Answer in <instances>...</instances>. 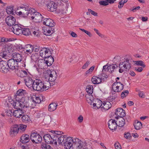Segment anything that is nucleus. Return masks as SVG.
Returning a JSON list of instances; mask_svg holds the SVG:
<instances>
[{"label":"nucleus","mask_w":149,"mask_h":149,"mask_svg":"<svg viewBox=\"0 0 149 149\" xmlns=\"http://www.w3.org/2000/svg\"><path fill=\"white\" fill-rule=\"evenodd\" d=\"M65 148L70 149H81L85 147L84 143L78 139H73L70 137H68L64 143Z\"/></svg>","instance_id":"obj_1"},{"label":"nucleus","mask_w":149,"mask_h":149,"mask_svg":"<svg viewBox=\"0 0 149 149\" xmlns=\"http://www.w3.org/2000/svg\"><path fill=\"white\" fill-rule=\"evenodd\" d=\"M47 83L44 84V82L39 79H36L34 80L33 84V88L36 91L42 92L48 89L49 86H47Z\"/></svg>","instance_id":"obj_2"},{"label":"nucleus","mask_w":149,"mask_h":149,"mask_svg":"<svg viewBox=\"0 0 149 149\" xmlns=\"http://www.w3.org/2000/svg\"><path fill=\"white\" fill-rule=\"evenodd\" d=\"M23 107V110L26 112L27 110V108L29 107H34L35 104L33 105L31 103V101L27 97H22L20 100Z\"/></svg>","instance_id":"obj_3"},{"label":"nucleus","mask_w":149,"mask_h":149,"mask_svg":"<svg viewBox=\"0 0 149 149\" xmlns=\"http://www.w3.org/2000/svg\"><path fill=\"white\" fill-rule=\"evenodd\" d=\"M132 61L130 59H125L123 61L120 62L119 64V68H123L125 70H129L131 66Z\"/></svg>","instance_id":"obj_4"},{"label":"nucleus","mask_w":149,"mask_h":149,"mask_svg":"<svg viewBox=\"0 0 149 149\" xmlns=\"http://www.w3.org/2000/svg\"><path fill=\"white\" fill-rule=\"evenodd\" d=\"M123 84L120 82H117L116 81V82L114 83L112 85V91L115 93H118L122 91L124 88Z\"/></svg>","instance_id":"obj_5"},{"label":"nucleus","mask_w":149,"mask_h":149,"mask_svg":"<svg viewBox=\"0 0 149 149\" xmlns=\"http://www.w3.org/2000/svg\"><path fill=\"white\" fill-rule=\"evenodd\" d=\"M103 77H105L106 79L108 76L104 74H101L100 75H98V77L93 76L92 78L91 81L94 84H99L102 82V79H104V77L103 78Z\"/></svg>","instance_id":"obj_6"},{"label":"nucleus","mask_w":149,"mask_h":149,"mask_svg":"<svg viewBox=\"0 0 149 149\" xmlns=\"http://www.w3.org/2000/svg\"><path fill=\"white\" fill-rule=\"evenodd\" d=\"M30 139L33 143H40L42 141V138L40 134L37 133H32L31 135Z\"/></svg>","instance_id":"obj_7"},{"label":"nucleus","mask_w":149,"mask_h":149,"mask_svg":"<svg viewBox=\"0 0 149 149\" xmlns=\"http://www.w3.org/2000/svg\"><path fill=\"white\" fill-rule=\"evenodd\" d=\"M0 71L4 73H7L9 71L8 62L6 61L2 60L0 61Z\"/></svg>","instance_id":"obj_8"},{"label":"nucleus","mask_w":149,"mask_h":149,"mask_svg":"<svg viewBox=\"0 0 149 149\" xmlns=\"http://www.w3.org/2000/svg\"><path fill=\"white\" fill-rule=\"evenodd\" d=\"M23 28L22 25L19 24H15L12 26V30L13 32L16 35H19L22 34Z\"/></svg>","instance_id":"obj_9"},{"label":"nucleus","mask_w":149,"mask_h":149,"mask_svg":"<svg viewBox=\"0 0 149 149\" xmlns=\"http://www.w3.org/2000/svg\"><path fill=\"white\" fill-rule=\"evenodd\" d=\"M50 50L48 48H43L40 51V55L44 58H47L51 55Z\"/></svg>","instance_id":"obj_10"},{"label":"nucleus","mask_w":149,"mask_h":149,"mask_svg":"<svg viewBox=\"0 0 149 149\" xmlns=\"http://www.w3.org/2000/svg\"><path fill=\"white\" fill-rule=\"evenodd\" d=\"M7 62L9 70L10 69L13 70L17 69V68L18 67V63L13 58L9 60Z\"/></svg>","instance_id":"obj_11"},{"label":"nucleus","mask_w":149,"mask_h":149,"mask_svg":"<svg viewBox=\"0 0 149 149\" xmlns=\"http://www.w3.org/2000/svg\"><path fill=\"white\" fill-rule=\"evenodd\" d=\"M31 19L36 22H40L42 21L43 17L41 14L36 12L31 16Z\"/></svg>","instance_id":"obj_12"},{"label":"nucleus","mask_w":149,"mask_h":149,"mask_svg":"<svg viewBox=\"0 0 149 149\" xmlns=\"http://www.w3.org/2000/svg\"><path fill=\"white\" fill-rule=\"evenodd\" d=\"M6 24L9 26H13L16 22L15 18L12 16L10 15L7 17L5 19Z\"/></svg>","instance_id":"obj_13"},{"label":"nucleus","mask_w":149,"mask_h":149,"mask_svg":"<svg viewBox=\"0 0 149 149\" xmlns=\"http://www.w3.org/2000/svg\"><path fill=\"white\" fill-rule=\"evenodd\" d=\"M19 130L18 125L15 124L13 125L11 127L10 130V135L12 137L15 136L18 133Z\"/></svg>","instance_id":"obj_14"},{"label":"nucleus","mask_w":149,"mask_h":149,"mask_svg":"<svg viewBox=\"0 0 149 149\" xmlns=\"http://www.w3.org/2000/svg\"><path fill=\"white\" fill-rule=\"evenodd\" d=\"M46 6L49 10L52 12L55 11L57 8V4L53 1H50L46 4Z\"/></svg>","instance_id":"obj_15"},{"label":"nucleus","mask_w":149,"mask_h":149,"mask_svg":"<svg viewBox=\"0 0 149 149\" xmlns=\"http://www.w3.org/2000/svg\"><path fill=\"white\" fill-rule=\"evenodd\" d=\"M12 105L13 106L15 109H22L23 107L22 103L21 102L20 100H17L15 101H13V102L11 103Z\"/></svg>","instance_id":"obj_16"},{"label":"nucleus","mask_w":149,"mask_h":149,"mask_svg":"<svg viewBox=\"0 0 149 149\" xmlns=\"http://www.w3.org/2000/svg\"><path fill=\"white\" fill-rule=\"evenodd\" d=\"M15 72L17 75L21 77H26L28 75V73L27 71L24 70H22L21 69L17 68L15 70Z\"/></svg>","instance_id":"obj_17"},{"label":"nucleus","mask_w":149,"mask_h":149,"mask_svg":"<svg viewBox=\"0 0 149 149\" xmlns=\"http://www.w3.org/2000/svg\"><path fill=\"white\" fill-rule=\"evenodd\" d=\"M108 125L109 128L111 130H115L116 129L117 125L115 120L110 119L108 122Z\"/></svg>","instance_id":"obj_18"},{"label":"nucleus","mask_w":149,"mask_h":149,"mask_svg":"<svg viewBox=\"0 0 149 149\" xmlns=\"http://www.w3.org/2000/svg\"><path fill=\"white\" fill-rule=\"evenodd\" d=\"M57 74L56 72L54 70L50 71L49 74V80L51 82L54 81L57 78Z\"/></svg>","instance_id":"obj_19"},{"label":"nucleus","mask_w":149,"mask_h":149,"mask_svg":"<svg viewBox=\"0 0 149 149\" xmlns=\"http://www.w3.org/2000/svg\"><path fill=\"white\" fill-rule=\"evenodd\" d=\"M43 24L49 27H52L55 25L54 21L50 18H45L44 20Z\"/></svg>","instance_id":"obj_20"},{"label":"nucleus","mask_w":149,"mask_h":149,"mask_svg":"<svg viewBox=\"0 0 149 149\" xmlns=\"http://www.w3.org/2000/svg\"><path fill=\"white\" fill-rule=\"evenodd\" d=\"M26 86L29 87H33L34 81L30 77H26L24 79Z\"/></svg>","instance_id":"obj_21"},{"label":"nucleus","mask_w":149,"mask_h":149,"mask_svg":"<svg viewBox=\"0 0 149 149\" xmlns=\"http://www.w3.org/2000/svg\"><path fill=\"white\" fill-rule=\"evenodd\" d=\"M116 115L118 117H123L125 115V111L122 108H118L116 109Z\"/></svg>","instance_id":"obj_22"},{"label":"nucleus","mask_w":149,"mask_h":149,"mask_svg":"<svg viewBox=\"0 0 149 149\" xmlns=\"http://www.w3.org/2000/svg\"><path fill=\"white\" fill-rule=\"evenodd\" d=\"M34 49V47L31 45H26L24 47V51H26V52L27 54H31Z\"/></svg>","instance_id":"obj_23"},{"label":"nucleus","mask_w":149,"mask_h":149,"mask_svg":"<svg viewBox=\"0 0 149 149\" xmlns=\"http://www.w3.org/2000/svg\"><path fill=\"white\" fill-rule=\"evenodd\" d=\"M115 118L117 120L116 122L117 126L123 127L125 123V120L123 117H118V116H116Z\"/></svg>","instance_id":"obj_24"},{"label":"nucleus","mask_w":149,"mask_h":149,"mask_svg":"<svg viewBox=\"0 0 149 149\" xmlns=\"http://www.w3.org/2000/svg\"><path fill=\"white\" fill-rule=\"evenodd\" d=\"M12 58L18 63L20 62L22 59V56L20 54L17 53H14L13 54Z\"/></svg>","instance_id":"obj_25"},{"label":"nucleus","mask_w":149,"mask_h":149,"mask_svg":"<svg viewBox=\"0 0 149 149\" xmlns=\"http://www.w3.org/2000/svg\"><path fill=\"white\" fill-rule=\"evenodd\" d=\"M20 142L22 143H25L29 142L30 138L29 136L26 134H23L21 137Z\"/></svg>","instance_id":"obj_26"},{"label":"nucleus","mask_w":149,"mask_h":149,"mask_svg":"<svg viewBox=\"0 0 149 149\" xmlns=\"http://www.w3.org/2000/svg\"><path fill=\"white\" fill-rule=\"evenodd\" d=\"M24 110L22 109H17L13 111V114L15 117L19 118L22 116L24 113Z\"/></svg>","instance_id":"obj_27"},{"label":"nucleus","mask_w":149,"mask_h":149,"mask_svg":"<svg viewBox=\"0 0 149 149\" xmlns=\"http://www.w3.org/2000/svg\"><path fill=\"white\" fill-rule=\"evenodd\" d=\"M52 136L49 134L44 135L43 136L44 140L46 143L52 144Z\"/></svg>","instance_id":"obj_28"},{"label":"nucleus","mask_w":149,"mask_h":149,"mask_svg":"<svg viewBox=\"0 0 149 149\" xmlns=\"http://www.w3.org/2000/svg\"><path fill=\"white\" fill-rule=\"evenodd\" d=\"M52 144L54 143L55 145L57 144V142L58 143L59 136V135H55L54 134L52 135Z\"/></svg>","instance_id":"obj_29"},{"label":"nucleus","mask_w":149,"mask_h":149,"mask_svg":"<svg viewBox=\"0 0 149 149\" xmlns=\"http://www.w3.org/2000/svg\"><path fill=\"white\" fill-rule=\"evenodd\" d=\"M95 103H93V107H96L97 109H98L100 107H101L102 106V101L98 99H97L95 101Z\"/></svg>","instance_id":"obj_30"},{"label":"nucleus","mask_w":149,"mask_h":149,"mask_svg":"<svg viewBox=\"0 0 149 149\" xmlns=\"http://www.w3.org/2000/svg\"><path fill=\"white\" fill-rule=\"evenodd\" d=\"M58 106V104L55 103H51L48 106V109L49 111H53L55 110Z\"/></svg>","instance_id":"obj_31"},{"label":"nucleus","mask_w":149,"mask_h":149,"mask_svg":"<svg viewBox=\"0 0 149 149\" xmlns=\"http://www.w3.org/2000/svg\"><path fill=\"white\" fill-rule=\"evenodd\" d=\"M103 104V106L102 107V108H103V109L105 110H108L111 106V103L108 101L104 102Z\"/></svg>","instance_id":"obj_32"},{"label":"nucleus","mask_w":149,"mask_h":149,"mask_svg":"<svg viewBox=\"0 0 149 149\" xmlns=\"http://www.w3.org/2000/svg\"><path fill=\"white\" fill-rule=\"evenodd\" d=\"M59 136L58 144H64L65 141L66 139H67L68 137L66 136L65 135H59Z\"/></svg>","instance_id":"obj_33"},{"label":"nucleus","mask_w":149,"mask_h":149,"mask_svg":"<svg viewBox=\"0 0 149 149\" xmlns=\"http://www.w3.org/2000/svg\"><path fill=\"white\" fill-rule=\"evenodd\" d=\"M22 120L25 123H28L31 121V120L29 116L26 115H24V113L22 117Z\"/></svg>","instance_id":"obj_34"},{"label":"nucleus","mask_w":149,"mask_h":149,"mask_svg":"<svg viewBox=\"0 0 149 149\" xmlns=\"http://www.w3.org/2000/svg\"><path fill=\"white\" fill-rule=\"evenodd\" d=\"M135 128L137 130L141 129L142 127L141 123L138 121H136L134 124Z\"/></svg>","instance_id":"obj_35"},{"label":"nucleus","mask_w":149,"mask_h":149,"mask_svg":"<svg viewBox=\"0 0 149 149\" xmlns=\"http://www.w3.org/2000/svg\"><path fill=\"white\" fill-rule=\"evenodd\" d=\"M22 33L26 36H28L30 35L31 33V30L29 28H23L22 30Z\"/></svg>","instance_id":"obj_36"},{"label":"nucleus","mask_w":149,"mask_h":149,"mask_svg":"<svg viewBox=\"0 0 149 149\" xmlns=\"http://www.w3.org/2000/svg\"><path fill=\"white\" fill-rule=\"evenodd\" d=\"M86 91L90 95H91L93 92V86L91 85L87 86L86 87Z\"/></svg>","instance_id":"obj_37"},{"label":"nucleus","mask_w":149,"mask_h":149,"mask_svg":"<svg viewBox=\"0 0 149 149\" xmlns=\"http://www.w3.org/2000/svg\"><path fill=\"white\" fill-rule=\"evenodd\" d=\"M51 121V117L49 116H47L45 117L43 119V122L45 124H49Z\"/></svg>","instance_id":"obj_38"},{"label":"nucleus","mask_w":149,"mask_h":149,"mask_svg":"<svg viewBox=\"0 0 149 149\" xmlns=\"http://www.w3.org/2000/svg\"><path fill=\"white\" fill-rule=\"evenodd\" d=\"M29 7L23 8V10H22V15L24 16V17H26L29 14Z\"/></svg>","instance_id":"obj_39"},{"label":"nucleus","mask_w":149,"mask_h":149,"mask_svg":"<svg viewBox=\"0 0 149 149\" xmlns=\"http://www.w3.org/2000/svg\"><path fill=\"white\" fill-rule=\"evenodd\" d=\"M3 48L5 51H7L8 53H9L12 49V47L10 45H9L6 44Z\"/></svg>","instance_id":"obj_40"},{"label":"nucleus","mask_w":149,"mask_h":149,"mask_svg":"<svg viewBox=\"0 0 149 149\" xmlns=\"http://www.w3.org/2000/svg\"><path fill=\"white\" fill-rule=\"evenodd\" d=\"M8 53L7 51L4 50L3 52L0 53V58L2 57L5 59H6L8 57Z\"/></svg>","instance_id":"obj_41"},{"label":"nucleus","mask_w":149,"mask_h":149,"mask_svg":"<svg viewBox=\"0 0 149 149\" xmlns=\"http://www.w3.org/2000/svg\"><path fill=\"white\" fill-rule=\"evenodd\" d=\"M26 93V91L25 90L22 89H20L18 90L17 92V96L24 95Z\"/></svg>","instance_id":"obj_42"},{"label":"nucleus","mask_w":149,"mask_h":149,"mask_svg":"<svg viewBox=\"0 0 149 149\" xmlns=\"http://www.w3.org/2000/svg\"><path fill=\"white\" fill-rule=\"evenodd\" d=\"M133 62H134L135 64L137 65H139L142 67L143 68H144L146 65L144 64L143 62L141 61H133Z\"/></svg>","instance_id":"obj_43"},{"label":"nucleus","mask_w":149,"mask_h":149,"mask_svg":"<svg viewBox=\"0 0 149 149\" xmlns=\"http://www.w3.org/2000/svg\"><path fill=\"white\" fill-rule=\"evenodd\" d=\"M92 97V95L88 94L86 95L85 97H86V100L88 103H90L91 105L92 104L94 100L91 99V97Z\"/></svg>","instance_id":"obj_44"},{"label":"nucleus","mask_w":149,"mask_h":149,"mask_svg":"<svg viewBox=\"0 0 149 149\" xmlns=\"http://www.w3.org/2000/svg\"><path fill=\"white\" fill-rule=\"evenodd\" d=\"M54 32L53 30H52L51 31L50 30L46 29L44 30L43 33L44 35L47 36H49L52 34Z\"/></svg>","instance_id":"obj_45"},{"label":"nucleus","mask_w":149,"mask_h":149,"mask_svg":"<svg viewBox=\"0 0 149 149\" xmlns=\"http://www.w3.org/2000/svg\"><path fill=\"white\" fill-rule=\"evenodd\" d=\"M41 148L42 149H53L49 145L45 143L42 144L41 145Z\"/></svg>","instance_id":"obj_46"},{"label":"nucleus","mask_w":149,"mask_h":149,"mask_svg":"<svg viewBox=\"0 0 149 149\" xmlns=\"http://www.w3.org/2000/svg\"><path fill=\"white\" fill-rule=\"evenodd\" d=\"M129 92L127 90L123 91L121 93V97L123 99L127 96Z\"/></svg>","instance_id":"obj_47"},{"label":"nucleus","mask_w":149,"mask_h":149,"mask_svg":"<svg viewBox=\"0 0 149 149\" xmlns=\"http://www.w3.org/2000/svg\"><path fill=\"white\" fill-rule=\"evenodd\" d=\"M41 102V98L40 97H36L34 99L31 101V103H40Z\"/></svg>","instance_id":"obj_48"},{"label":"nucleus","mask_w":149,"mask_h":149,"mask_svg":"<svg viewBox=\"0 0 149 149\" xmlns=\"http://www.w3.org/2000/svg\"><path fill=\"white\" fill-rule=\"evenodd\" d=\"M6 11L8 14H13V10L12 7H8L6 9Z\"/></svg>","instance_id":"obj_49"},{"label":"nucleus","mask_w":149,"mask_h":149,"mask_svg":"<svg viewBox=\"0 0 149 149\" xmlns=\"http://www.w3.org/2000/svg\"><path fill=\"white\" fill-rule=\"evenodd\" d=\"M29 14L28 16L29 17H31V16L33 15V14L36 12L35 11V10L33 8H31L29 7Z\"/></svg>","instance_id":"obj_50"},{"label":"nucleus","mask_w":149,"mask_h":149,"mask_svg":"<svg viewBox=\"0 0 149 149\" xmlns=\"http://www.w3.org/2000/svg\"><path fill=\"white\" fill-rule=\"evenodd\" d=\"M94 68L95 67L94 66H92L88 70L86 71L85 75L86 76V75H87L88 74H91L94 70Z\"/></svg>","instance_id":"obj_51"},{"label":"nucleus","mask_w":149,"mask_h":149,"mask_svg":"<svg viewBox=\"0 0 149 149\" xmlns=\"http://www.w3.org/2000/svg\"><path fill=\"white\" fill-rule=\"evenodd\" d=\"M48 59L45 61L46 63L50 62V63H53L54 62V58L51 55L49 57H47Z\"/></svg>","instance_id":"obj_52"},{"label":"nucleus","mask_w":149,"mask_h":149,"mask_svg":"<svg viewBox=\"0 0 149 149\" xmlns=\"http://www.w3.org/2000/svg\"><path fill=\"white\" fill-rule=\"evenodd\" d=\"M27 127L26 125L20 124L19 126V130H20L22 131H24Z\"/></svg>","instance_id":"obj_53"},{"label":"nucleus","mask_w":149,"mask_h":149,"mask_svg":"<svg viewBox=\"0 0 149 149\" xmlns=\"http://www.w3.org/2000/svg\"><path fill=\"white\" fill-rule=\"evenodd\" d=\"M117 96V95H111L108 97L109 100L110 102L113 101L115 100Z\"/></svg>","instance_id":"obj_54"},{"label":"nucleus","mask_w":149,"mask_h":149,"mask_svg":"<svg viewBox=\"0 0 149 149\" xmlns=\"http://www.w3.org/2000/svg\"><path fill=\"white\" fill-rule=\"evenodd\" d=\"M0 40L1 41V42H5V44H6V42L10 41V39H8V38L3 37L1 38L0 39Z\"/></svg>","instance_id":"obj_55"},{"label":"nucleus","mask_w":149,"mask_h":149,"mask_svg":"<svg viewBox=\"0 0 149 149\" xmlns=\"http://www.w3.org/2000/svg\"><path fill=\"white\" fill-rule=\"evenodd\" d=\"M99 3L100 5L103 6H107L108 5V2L107 1H101L99 2Z\"/></svg>","instance_id":"obj_56"},{"label":"nucleus","mask_w":149,"mask_h":149,"mask_svg":"<svg viewBox=\"0 0 149 149\" xmlns=\"http://www.w3.org/2000/svg\"><path fill=\"white\" fill-rule=\"evenodd\" d=\"M88 11L90 13H91V14L92 15H93L94 16H97V13L96 12H95L94 11H93V10H91L90 9H88Z\"/></svg>","instance_id":"obj_57"},{"label":"nucleus","mask_w":149,"mask_h":149,"mask_svg":"<svg viewBox=\"0 0 149 149\" xmlns=\"http://www.w3.org/2000/svg\"><path fill=\"white\" fill-rule=\"evenodd\" d=\"M114 147L116 149H121V146L120 143L118 142L115 143Z\"/></svg>","instance_id":"obj_58"},{"label":"nucleus","mask_w":149,"mask_h":149,"mask_svg":"<svg viewBox=\"0 0 149 149\" xmlns=\"http://www.w3.org/2000/svg\"><path fill=\"white\" fill-rule=\"evenodd\" d=\"M7 114L8 116H10L13 114V112L12 111V110L8 109L6 111Z\"/></svg>","instance_id":"obj_59"},{"label":"nucleus","mask_w":149,"mask_h":149,"mask_svg":"<svg viewBox=\"0 0 149 149\" xmlns=\"http://www.w3.org/2000/svg\"><path fill=\"white\" fill-rule=\"evenodd\" d=\"M94 30L96 32V33L98 34L100 37L103 38L104 37L103 35L99 32L98 30L96 29H94Z\"/></svg>","instance_id":"obj_60"},{"label":"nucleus","mask_w":149,"mask_h":149,"mask_svg":"<svg viewBox=\"0 0 149 149\" xmlns=\"http://www.w3.org/2000/svg\"><path fill=\"white\" fill-rule=\"evenodd\" d=\"M90 63L89 61H87L86 62L83 66L82 68L83 69H86L90 64Z\"/></svg>","instance_id":"obj_61"},{"label":"nucleus","mask_w":149,"mask_h":149,"mask_svg":"<svg viewBox=\"0 0 149 149\" xmlns=\"http://www.w3.org/2000/svg\"><path fill=\"white\" fill-rule=\"evenodd\" d=\"M124 137L127 139H130V137H131L130 133L129 132H127L126 133H125L124 134Z\"/></svg>","instance_id":"obj_62"},{"label":"nucleus","mask_w":149,"mask_h":149,"mask_svg":"<svg viewBox=\"0 0 149 149\" xmlns=\"http://www.w3.org/2000/svg\"><path fill=\"white\" fill-rule=\"evenodd\" d=\"M36 2L38 5H41L45 2L44 0H37Z\"/></svg>","instance_id":"obj_63"},{"label":"nucleus","mask_w":149,"mask_h":149,"mask_svg":"<svg viewBox=\"0 0 149 149\" xmlns=\"http://www.w3.org/2000/svg\"><path fill=\"white\" fill-rule=\"evenodd\" d=\"M83 120V116L81 115L78 118V120L79 122L81 123L82 122Z\"/></svg>","instance_id":"obj_64"}]
</instances>
